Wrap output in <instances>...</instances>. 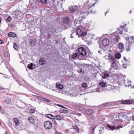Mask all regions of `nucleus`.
<instances>
[{
  "label": "nucleus",
  "instance_id": "nucleus-1",
  "mask_svg": "<svg viewBox=\"0 0 134 134\" xmlns=\"http://www.w3.org/2000/svg\"><path fill=\"white\" fill-rule=\"evenodd\" d=\"M95 3L93 4H91L90 5H88V9L87 11V12H84L81 11H79L78 12V14L79 15V20H81L83 19H85V17L88 15V14L90 13H94V10L91 9V7L92 6L94 5Z\"/></svg>",
  "mask_w": 134,
  "mask_h": 134
},
{
  "label": "nucleus",
  "instance_id": "nucleus-2",
  "mask_svg": "<svg viewBox=\"0 0 134 134\" xmlns=\"http://www.w3.org/2000/svg\"><path fill=\"white\" fill-rule=\"evenodd\" d=\"M127 117L126 116H124L123 115H119L116 117V122L117 123L120 124L124 121L126 122L127 121L126 120H127Z\"/></svg>",
  "mask_w": 134,
  "mask_h": 134
},
{
  "label": "nucleus",
  "instance_id": "nucleus-3",
  "mask_svg": "<svg viewBox=\"0 0 134 134\" xmlns=\"http://www.w3.org/2000/svg\"><path fill=\"white\" fill-rule=\"evenodd\" d=\"M44 126L46 129H50L52 127V123L49 121H46L44 123Z\"/></svg>",
  "mask_w": 134,
  "mask_h": 134
},
{
  "label": "nucleus",
  "instance_id": "nucleus-4",
  "mask_svg": "<svg viewBox=\"0 0 134 134\" xmlns=\"http://www.w3.org/2000/svg\"><path fill=\"white\" fill-rule=\"evenodd\" d=\"M125 38L126 40L125 43H127L131 45L134 42V37L133 36H131L130 38L128 37H125Z\"/></svg>",
  "mask_w": 134,
  "mask_h": 134
},
{
  "label": "nucleus",
  "instance_id": "nucleus-5",
  "mask_svg": "<svg viewBox=\"0 0 134 134\" xmlns=\"http://www.w3.org/2000/svg\"><path fill=\"white\" fill-rule=\"evenodd\" d=\"M78 52L80 55L82 56H85L87 53L85 49L82 47H80L78 48Z\"/></svg>",
  "mask_w": 134,
  "mask_h": 134
},
{
  "label": "nucleus",
  "instance_id": "nucleus-6",
  "mask_svg": "<svg viewBox=\"0 0 134 134\" xmlns=\"http://www.w3.org/2000/svg\"><path fill=\"white\" fill-rule=\"evenodd\" d=\"M126 25L120 26V28H119V29L118 30L119 31L118 33L121 34H124V32H127V30L124 29Z\"/></svg>",
  "mask_w": 134,
  "mask_h": 134
},
{
  "label": "nucleus",
  "instance_id": "nucleus-7",
  "mask_svg": "<svg viewBox=\"0 0 134 134\" xmlns=\"http://www.w3.org/2000/svg\"><path fill=\"white\" fill-rule=\"evenodd\" d=\"M107 126L109 128L110 130L111 131H113L114 130H118L120 128H121L122 127L121 125L118 126H111L108 124L107 125Z\"/></svg>",
  "mask_w": 134,
  "mask_h": 134
},
{
  "label": "nucleus",
  "instance_id": "nucleus-8",
  "mask_svg": "<svg viewBox=\"0 0 134 134\" xmlns=\"http://www.w3.org/2000/svg\"><path fill=\"white\" fill-rule=\"evenodd\" d=\"M76 31V35L77 34L78 35L81 36H84L86 35V33L85 32H83L79 28H78Z\"/></svg>",
  "mask_w": 134,
  "mask_h": 134
},
{
  "label": "nucleus",
  "instance_id": "nucleus-9",
  "mask_svg": "<svg viewBox=\"0 0 134 134\" xmlns=\"http://www.w3.org/2000/svg\"><path fill=\"white\" fill-rule=\"evenodd\" d=\"M84 113L88 115H90L93 114V111L91 109H88L84 111Z\"/></svg>",
  "mask_w": 134,
  "mask_h": 134
},
{
  "label": "nucleus",
  "instance_id": "nucleus-10",
  "mask_svg": "<svg viewBox=\"0 0 134 134\" xmlns=\"http://www.w3.org/2000/svg\"><path fill=\"white\" fill-rule=\"evenodd\" d=\"M78 6L76 5L72 7L70 9V12L71 13H74V12H77Z\"/></svg>",
  "mask_w": 134,
  "mask_h": 134
},
{
  "label": "nucleus",
  "instance_id": "nucleus-11",
  "mask_svg": "<svg viewBox=\"0 0 134 134\" xmlns=\"http://www.w3.org/2000/svg\"><path fill=\"white\" fill-rule=\"evenodd\" d=\"M102 43L103 46H107L109 44V40L107 38H104L102 40Z\"/></svg>",
  "mask_w": 134,
  "mask_h": 134
},
{
  "label": "nucleus",
  "instance_id": "nucleus-12",
  "mask_svg": "<svg viewBox=\"0 0 134 134\" xmlns=\"http://www.w3.org/2000/svg\"><path fill=\"white\" fill-rule=\"evenodd\" d=\"M36 43L35 38L34 37L30 38V45L33 46L35 45Z\"/></svg>",
  "mask_w": 134,
  "mask_h": 134
},
{
  "label": "nucleus",
  "instance_id": "nucleus-13",
  "mask_svg": "<svg viewBox=\"0 0 134 134\" xmlns=\"http://www.w3.org/2000/svg\"><path fill=\"white\" fill-rule=\"evenodd\" d=\"M133 102L132 100H128L121 101V104H132Z\"/></svg>",
  "mask_w": 134,
  "mask_h": 134
},
{
  "label": "nucleus",
  "instance_id": "nucleus-14",
  "mask_svg": "<svg viewBox=\"0 0 134 134\" xmlns=\"http://www.w3.org/2000/svg\"><path fill=\"white\" fill-rule=\"evenodd\" d=\"M63 22L65 24H68L70 22V19L69 17L65 16L62 19Z\"/></svg>",
  "mask_w": 134,
  "mask_h": 134
},
{
  "label": "nucleus",
  "instance_id": "nucleus-15",
  "mask_svg": "<svg viewBox=\"0 0 134 134\" xmlns=\"http://www.w3.org/2000/svg\"><path fill=\"white\" fill-rule=\"evenodd\" d=\"M60 0H54L53 3V4L55 5L57 8H58L59 4L61 5L60 3Z\"/></svg>",
  "mask_w": 134,
  "mask_h": 134
},
{
  "label": "nucleus",
  "instance_id": "nucleus-16",
  "mask_svg": "<svg viewBox=\"0 0 134 134\" xmlns=\"http://www.w3.org/2000/svg\"><path fill=\"white\" fill-rule=\"evenodd\" d=\"M16 35L14 32H10L8 34V36L10 37H14L16 36Z\"/></svg>",
  "mask_w": 134,
  "mask_h": 134
},
{
  "label": "nucleus",
  "instance_id": "nucleus-17",
  "mask_svg": "<svg viewBox=\"0 0 134 134\" xmlns=\"http://www.w3.org/2000/svg\"><path fill=\"white\" fill-rule=\"evenodd\" d=\"M13 120L15 123V126H17L20 123L18 119L17 118H14Z\"/></svg>",
  "mask_w": 134,
  "mask_h": 134
},
{
  "label": "nucleus",
  "instance_id": "nucleus-18",
  "mask_svg": "<svg viewBox=\"0 0 134 134\" xmlns=\"http://www.w3.org/2000/svg\"><path fill=\"white\" fill-rule=\"evenodd\" d=\"M46 116L47 118L52 119H55L54 116L52 114H47L46 115Z\"/></svg>",
  "mask_w": 134,
  "mask_h": 134
},
{
  "label": "nucleus",
  "instance_id": "nucleus-19",
  "mask_svg": "<svg viewBox=\"0 0 134 134\" xmlns=\"http://www.w3.org/2000/svg\"><path fill=\"white\" fill-rule=\"evenodd\" d=\"M124 46L123 43H122L120 42L119 43L118 45V48L122 50L124 48Z\"/></svg>",
  "mask_w": 134,
  "mask_h": 134
},
{
  "label": "nucleus",
  "instance_id": "nucleus-20",
  "mask_svg": "<svg viewBox=\"0 0 134 134\" xmlns=\"http://www.w3.org/2000/svg\"><path fill=\"white\" fill-rule=\"evenodd\" d=\"M45 63V61L44 60V59L43 58H41L39 60V63L40 65H43Z\"/></svg>",
  "mask_w": 134,
  "mask_h": 134
},
{
  "label": "nucleus",
  "instance_id": "nucleus-21",
  "mask_svg": "<svg viewBox=\"0 0 134 134\" xmlns=\"http://www.w3.org/2000/svg\"><path fill=\"white\" fill-rule=\"evenodd\" d=\"M125 44L126 47V51L127 52L130 51V47L131 45H130L127 43H125Z\"/></svg>",
  "mask_w": 134,
  "mask_h": 134
},
{
  "label": "nucleus",
  "instance_id": "nucleus-22",
  "mask_svg": "<svg viewBox=\"0 0 134 134\" xmlns=\"http://www.w3.org/2000/svg\"><path fill=\"white\" fill-rule=\"evenodd\" d=\"M59 83H56V86L57 88H59L60 89H62L63 88V86L62 85H58Z\"/></svg>",
  "mask_w": 134,
  "mask_h": 134
},
{
  "label": "nucleus",
  "instance_id": "nucleus-23",
  "mask_svg": "<svg viewBox=\"0 0 134 134\" xmlns=\"http://www.w3.org/2000/svg\"><path fill=\"white\" fill-rule=\"evenodd\" d=\"M28 120L32 124L34 123L35 122V120L34 119L31 117H29L28 118Z\"/></svg>",
  "mask_w": 134,
  "mask_h": 134
},
{
  "label": "nucleus",
  "instance_id": "nucleus-24",
  "mask_svg": "<svg viewBox=\"0 0 134 134\" xmlns=\"http://www.w3.org/2000/svg\"><path fill=\"white\" fill-rule=\"evenodd\" d=\"M108 103H104L103 105H101L100 106H101L102 107H100V109L102 110L103 109H104L106 107V106L108 104Z\"/></svg>",
  "mask_w": 134,
  "mask_h": 134
},
{
  "label": "nucleus",
  "instance_id": "nucleus-25",
  "mask_svg": "<svg viewBox=\"0 0 134 134\" xmlns=\"http://www.w3.org/2000/svg\"><path fill=\"white\" fill-rule=\"evenodd\" d=\"M111 67L114 69H115L117 67V65L114 62L111 64Z\"/></svg>",
  "mask_w": 134,
  "mask_h": 134
},
{
  "label": "nucleus",
  "instance_id": "nucleus-26",
  "mask_svg": "<svg viewBox=\"0 0 134 134\" xmlns=\"http://www.w3.org/2000/svg\"><path fill=\"white\" fill-rule=\"evenodd\" d=\"M99 85L100 86L102 87L103 88H104L106 85V83H105L104 82L102 81H101L99 83Z\"/></svg>",
  "mask_w": 134,
  "mask_h": 134
},
{
  "label": "nucleus",
  "instance_id": "nucleus-27",
  "mask_svg": "<svg viewBox=\"0 0 134 134\" xmlns=\"http://www.w3.org/2000/svg\"><path fill=\"white\" fill-rule=\"evenodd\" d=\"M63 119V117L60 115H57L56 116V118L57 120H60Z\"/></svg>",
  "mask_w": 134,
  "mask_h": 134
},
{
  "label": "nucleus",
  "instance_id": "nucleus-28",
  "mask_svg": "<svg viewBox=\"0 0 134 134\" xmlns=\"http://www.w3.org/2000/svg\"><path fill=\"white\" fill-rule=\"evenodd\" d=\"M79 57V55L77 53H75L72 55V58L73 59H75L76 58H78Z\"/></svg>",
  "mask_w": 134,
  "mask_h": 134
},
{
  "label": "nucleus",
  "instance_id": "nucleus-29",
  "mask_svg": "<svg viewBox=\"0 0 134 134\" xmlns=\"http://www.w3.org/2000/svg\"><path fill=\"white\" fill-rule=\"evenodd\" d=\"M59 112L60 113L64 114H67L68 113V110H60L59 111Z\"/></svg>",
  "mask_w": 134,
  "mask_h": 134
},
{
  "label": "nucleus",
  "instance_id": "nucleus-30",
  "mask_svg": "<svg viewBox=\"0 0 134 134\" xmlns=\"http://www.w3.org/2000/svg\"><path fill=\"white\" fill-rule=\"evenodd\" d=\"M115 57L116 59H119L120 58L121 55L120 53H117L115 55Z\"/></svg>",
  "mask_w": 134,
  "mask_h": 134
},
{
  "label": "nucleus",
  "instance_id": "nucleus-31",
  "mask_svg": "<svg viewBox=\"0 0 134 134\" xmlns=\"http://www.w3.org/2000/svg\"><path fill=\"white\" fill-rule=\"evenodd\" d=\"M18 48V44L16 43H14V44L13 48L16 50H17Z\"/></svg>",
  "mask_w": 134,
  "mask_h": 134
},
{
  "label": "nucleus",
  "instance_id": "nucleus-32",
  "mask_svg": "<svg viewBox=\"0 0 134 134\" xmlns=\"http://www.w3.org/2000/svg\"><path fill=\"white\" fill-rule=\"evenodd\" d=\"M76 34V30H72V33L70 34V37L71 38H73V36L72 35L74 34Z\"/></svg>",
  "mask_w": 134,
  "mask_h": 134
},
{
  "label": "nucleus",
  "instance_id": "nucleus-33",
  "mask_svg": "<svg viewBox=\"0 0 134 134\" xmlns=\"http://www.w3.org/2000/svg\"><path fill=\"white\" fill-rule=\"evenodd\" d=\"M33 64L32 63H30L28 65V67L29 69H33L34 68H32Z\"/></svg>",
  "mask_w": 134,
  "mask_h": 134
},
{
  "label": "nucleus",
  "instance_id": "nucleus-34",
  "mask_svg": "<svg viewBox=\"0 0 134 134\" xmlns=\"http://www.w3.org/2000/svg\"><path fill=\"white\" fill-rule=\"evenodd\" d=\"M40 3L42 4H46L47 2V0H40Z\"/></svg>",
  "mask_w": 134,
  "mask_h": 134
},
{
  "label": "nucleus",
  "instance_id": "nucleus-35",
  "mask_svg": "<svg viewBox=\"0 0 134 134\" xmlns=\"http://www.w3.org/2000/svg\"><path fill=\"white\" fill-rule=\"evenodd\" d=\"M12 18L10 16H9L8 18L6 20L7 22H10L12 20Z\"/></svg>",
  "mask_w": 134,
  "mask_h": 134
},
{
  "label": "nucleus",
  "instance_id": "nucleus-36",
  "mask_svg": "<svg viewBox=\"0 0 134 134\" xmlns=\"http://www.w3.org/2000/svg\"><path fill=\"white\" fill-rule=\"evenodd\" d=\"M40 99L42 100H44L46 102H48L49 101V100L48 99L44 98H41Z\"/></svg>",
  "mask_w": 134,
  "mask_h": 134
},
{
  "label": "nucleus",
  "instance_id": "nucleus-37",
  "mask_svg": "<svg viewBox=\"0 0 134 134\" xmlns=\"http://www.w3.org/2000/svg\"><path fill=\"white\" fill-rule=\"evenodd\" d=\"M72 128L75 129L76 130V131L78 130V129L77 128V126H73L72 127Z\"/></svg>",
  "mask_w": 134,
  "mask_h": 134
},
{
  "label": "nucleus",
  "instance_id": "nucleus-38",
  "mask_svg": "<svg viewBox=\"0 0 134 134\" xmlns=\"http://www.w3.org/2000/svg\"><path fill=\"white\" fill-rule=\"evenodd\" d=\"M120 38L119 36V35L117 36L115 38V41H118Z\"/></svg>",
  "mask_w": 134,
  "mask_h": 134
},
{
  "label": "nucleus",
  "instance_id": "nucleus-39",
  "mask_svg": "<svg viewBox=\"0 0 134 134\" xmlns=\"http://www.w3.org/2000/svg\"><path fill=\"white\" fill-rule=\"evenodd\" d=\"M82 86L83 87L86 88L87 87V85L85 83H83L82 85Z\"/></svg>",
  "mask_w": 134,
  "mask_h": 134
},
{
  "label": "nucleus",
  "instance_id": "nucleus-40",
  "mask_svg": "<svg viewBox=\"0 0 134 134\" xmlns=\"http://www.w3.org/2000/svg\"><path fill=\"white\" fill-rule=\"evenodd\" d=\"M35 111V110L34 109H31L30 110V113H34Z\"/></svg>",
  "mask_w": 134,
  "mask_h": 134
},
{
  "label": "nucleus",
  "instance_id": "nucleus-41",
  "mask_svg": "<svg viewBox=\"0 0 134 134\" xmlns=\"http://www.w3.org/2000/svg\"><path fill=\"white\" fill-rule=\"evenodd\" d=\"M104 75H105L106 77H109V75L107 72H105L104 73Z\"/></svg>",
  "mask_w": 134,
  "mask_h": 134
},
{
  "label": "nucleus",
  "instance_id": "nucleus-42",
  "mask_svg": "<svg viewBox=\"0 0 134 134\" xmlns=\"http://www.w3.org/2000/svg\"><path fill=\"white\" fill-rule=\"evenodd\" d=\"M57 105L58 106H59V107H62V108H63L67 109V108H66V107H64L63 105H62L59 104H57Z\"/></svg>",
  "mask_w": 134,
  "mask_h": 134
},
{
  "label": "nucleus",
  "instance_id": "nucleus-43",
  "mask_svg": "<svg viewBox=\"0 0 134 134\" xmlns=\"http://www.w3.org/2000/svg\"><path fill=\"white\" fill-rule=\"evenodd\" d=\"M123 67L124 68H126L127 67L126 65L125 64H124L122 65Z\"/></svg>",
  "mask_w": 134,
  "mask_h": 134
},
{
  "label": "nucleus",
  "instance_id": "nucleus-44",
  "mask_svg": "<svg viewBox=\"0 0 134 134\" xmlns=\"http://www.w3.org/2000/svg\"><path fill=\"white\" fill-rule=\"evenodd\" d=\"M4 43L3 41L2 40L0 39V44H3Z\"/></svg>",
  "mask_w": 134,
  "mask_h": 134
},
{
  "label": "nucleus",
  "instance_id": "nucleus-45",
  "mask_svg": "<svg viewBox=\"0 0 134 134\" xmlns=\"http://www.w3.org/2000/svg\"><path fill=\"white\" fill-rule=\"evenodd\" d=\"M111 59L112 60H113L114 62V60H115V58L113 56H112L111 58Z\"/></svg>",
  "mask_w": 134,
  "mask_h": 134
},
{
  "label": "nucleus",
  "instance_id": "nucleus-46",
  "mask_svg": "<svg viewBox=\"0 0 134 134\" xmlns=\"http://www.w3.org/2000/svg\"><path fill=\"white\" fill-rule=\"evenodd\" d=\"M91 118L93 120H95V117L94 116H92L91 117Z\"/></svg>",
  "mask_w": 134,
  "mask_h": 134
},
{
  "label": "nucleus",
  "instance_id": "nucleus-47",
  "mask_svg": "<svg viewBox=\"0 0 134 134\" xmlns=\"http://www.w3.org/2000/svg\"><path fill=\"white\" fill-rule=\"evenodd\" d=\"M99 134H103L102 133V130H99Z\"/></svg>",
  "mask_w": 134,
  "mask_h": 134
},
{
  "label": "nucleus",
  "instance_id": "nucleus-48",
  "mask_svg": "<svg viewBox=\"0 0 134 134\" xmlns=\"http://www.w3.org/2000/svg\"><path fill=\"white\" fill-rule=\"evenodd\" d=\"M77 115H78V116H82V114L79 113H78L77 114Z\"/></svg>",
  "mask_w": 134,
  "mask_h": 134
},
{
  "label": "nucleus",
  "instance_id": "nucleus-49",
  "mask_svg": "<svg viewBox=\"0 0 134 134\" xmlns=\"http://www.w3.org/2000/svg\"><path fill=\"white\" fill-rule=\"evenodd\" d=\"M55 134H62V133L60 132H56Z\"/></svg>",
  "mask_w": 134,
  "mask_h": 134
},
{
  "label": "nucleus",
  "instance_id": "nucleus-50",
  "mask_svg": "<svg viewBox=\"0 0 134 134\" xmlns=\"http://www.w3.org/2000/svg\"><path fill=\"white\" fill-rule=\"evenodd\" d=\"M4 54L5 55H6V56H7L8 55V53L7 52H5L4 53Z\"/></svg>",
  "mask_w": 134,
  "mask_h": 134
},
{
  "label": "nucleus",
  "instance_id": "nucleus-51",
  "mask_svg": "<svg viewBox=\"0 0 134 134\" xmlns=\"http://www.w3.org/2000/svg\"><path fill=\"white\" fill-rule=\"evenodd\" d=\"M108 56L110 58L112 57L111 54H109L108 55Z\"/></svg>",
  "mask_w": 134,
  "mask_h": 134
},
{
  "label": "nucleus",
  "instance_id": "nucleus-52",
  "mask_svg": "<svg viewBox=\"0 0 134 134\" xmlns=\"http://www.w3.org/2000/svg\"><path fill=\"white\" fill-rule=\"evenodd\" d=\"M106 77L105 76V75H104L103 76H102L103 78L104 79H105Z\"/></svg>",
  "mask_w": 134,
  "mask_h": 134
},
{
  "label": "nucleus",
  "instance_id": "nucleus-53",
  "mask_svg": "<svg viewBox=\"0 0 134 134\" xmlns=\"http://www.w3.org/2000/svg\"><path fill=\"white\" fill-rule=\"evenodd\" d=\"M109 12V11H107V12H105V16H106V14H107V13Z\"/></svg>",
  "mask_w": 134,
  "mask_h": 134
},
{
  "label": "nucleus",
  "instance_id": "nucleus-54",
  "mask_svg": "<svg viewBox=\"0 0 134 134\" xmlns=\"http://www.w3.org/2000/svg\"><path fill=\"white\" fill-rule=\"evenodd\" d=\"M131 81H129H129H128V82H128V83H131Z\"/></svg>",
  "mask_w": 134,
  "mask_h": 134
},
{
  "label": "nucleus",
  "instance_id": "nucleus-55",
  "mask_svg": "<svg viewBox=\"0 0 134 134\" xmlns=\"http://www.w3.org/2000/svg\"><path fill=\"white\" fill-rule=\"evenodd\" d=\"M54 123L55 125V124L57 125V123L55 121L54 122Z\"/></svg>",
  "mask_w": 134,
  "mask_h": 134
},
{
  "label": "nucleus",
  "instance_id": "nucleus-56",
  "mask_svg": "<svg viewBox=\"0 0 134 134\" xmlns=\"http://www.w3.org/2000/svg\"><path fill=\"white\" fill-rule=\"evenodd\" d=\"M74 23H77V20H75V21H74Z\"/></svg>",
  "mask_w": 134,
  "mask_h": 134
},
{
  "label": "nucleus",
  "instance_id": "nucleus-57",
  "mask_svg": "<svg viewBox=\"0 0 134 134\" xmlns=\"http://www.w3.org/2000/svg\"><path fill=\"white\" fill-rule=\"evenodd\" d=\"M124 60H125L126 61H127V60H126V59L125 57L124 58Z\"/></svg>",
  "mask_w": 134,
  "mask_h": 134
},
{
  "label": "nucleus",
  "instance_id": "nucleus-58",
  "mask_svg": "<svg viewBox=\"0 0 134 134\" xmlns=\"http://www.w3.org/2000/svg\"><path fill=\"white\" fill-rule=\"evenodd\" d=\"M132 119L134 121V116L132 117Z\"/></svg>",
  "mask_w": 134,
  "mask_h": 134
},
{
  "label": "nucleus",
  "instance_id": "nucleus-59",
  "mask_svg": "<svg viewBox=\"0 0 134 134\" xmlns=\"http://www.w3.org/2000/svg\"><path fill=\"white\" fill-rule=\"evenodd\" d=\"M82 71V69H80V72H81V71Z\"/></svg>",
  "mask_w": 134,
  "mask_h": 134
},
{
  "label": "nucleus",
  "instance_id": "nucleus-60",
  "mask_svg": "<svg viewBox=\"0 0 134 134\" xmlns=\"http://www.w3.org/2000/svg\"><path fill=\"white\" fill-rule=\"evenodd\" d=\"M2 89L1 87L0 86V90H1Z\"/></svg>",
  "mask_w": 134,
  "mask_h": 134
},
{
  "label": "nucleus",
  "instance_id": "nucleus-61",
  "mask_svg": "<svg viewBox=\"0 0 134 134\" xmlns=\"http://www.w3.org/2000/svg\"><path fill=\"white\" fill-rule=\"evenodd\" d=\"M132 11H130L129 12V14H130L131 13V12Z\"/></svg>",
  "mask_w": 134,
  "mask_h": 134
},
{
  "label": "nucleus",
  "instance_id": "nucleus-62",
  "mask_svg": "<svg viewBox=\"0 0 134 134\" xmlns=\"http://www.w3.org/2000/svg\"><path fill=\"white\" fill-rule=\"evenodd\" d=\"M6 102L7 103H9V102H7V101H6Z\"/></svg>",
  "mask_w": 134,
  "mask_h": 134
},
{
  "label": "nucleus",
  "instance_id": "nucleus-63",
  "mask_svg": "<svg viewBox=\"0 0 134 134\" xmlns=\"http://www.w3.org/2000/svg\"><path fill=\"white\" fill-rule=\"evenodd\" d=\"M48 36L50 37V35H49V34H48Z\"/></svg>",
  "mask_w": 134,
  "mask_h": 134
},
{
  "label": "nucleus",
  "instance_id": "nucleus-64",
  "mask_svg": "<svg viewBox=\"0 0 134 134\" xmlns=\"http://www.w3.org/2000/svg\"><path fill=\"white\" fill-rule=\"evenodd\" d=\"M100 51H98V53H100Z\"/></svg>",
  "mask_w": 134,
  "mask_h": 134
}]
</instances>
